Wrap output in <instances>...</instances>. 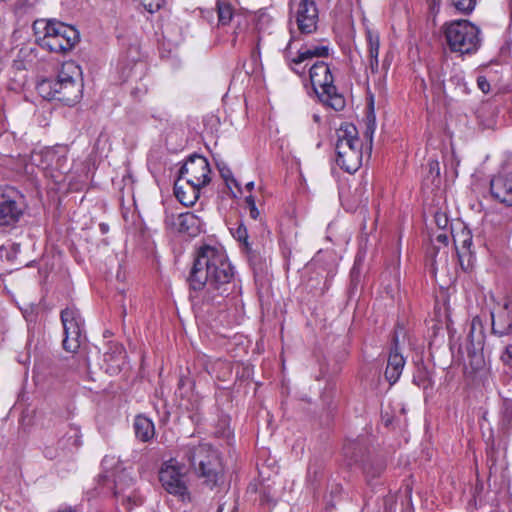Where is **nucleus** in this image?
I'll return each instance as SVG.
<instances>
[{"mask_svg":"<svg viewBox=\"0 0 512 512\" xmlns=\"http://www.w3.org/2000/svg\"><path fill=\"white\" fill-rule=\"evenodd\" d=\"M234 269L221 247L203 245L196 253L188 283L195 293L200 292L204 303L219 304L230 289Z\"/></svg>","mask_w":512,"mask_h":512,"instance_id":"obj_1","label":"nucleus"},{"mask_svg":"<svg viewBox=\"0 0 512 512\" xmlns=\"http://www.w3.org/2000/svg\"><path fill=\"white\" fill-rule=\"evenodd\" d=\"M81 69L74 61L64 62L55 79H44L37 85L38 93L45 99L57 100L66 105L78 103L82 97Z\"/></svg>","mask_w":512,"mask_h":512,"instance_id":"obj_2","label":"nucleus"},{"mask_svg":"<svg viewBox=\"0 0 512 512\" xmlns=\"http://www.w3.org/2000/svg\"><path fill=\"white\" fill-rule=\"evenodd\" d=\"M33 30L38 45L50 52H67L79 40V33L74 27L58 21L37 20Z\"/></svg>","mask_w":512,"mask_h":512,"instance_id":"obj_3","label":"nucleus"},{"mask_svg":"<svg viewBox=\"0 0 512 512\" xmlns=\"http://www.w3.org/2000/svg\"><path fill=\"white\" fill-rule=\"evenodd\" d=\"M337 164L348 173L356 172L362 165V142L358 137L357 128L345 123L337 130L335 145Z\"/></svg>","mask_w":512,"mask_h":512,"instance_id":"obj_4","label":"nucleus"},{"mask_svg":"<svg viewBox=\"0 0 512 512\" xmlns=\"http://www.w3.org/2000/svg\"><path fill=\"white\" fill-rule=\"evenodd\" d=\"M182 460H186L191 468L206 479L210 485H215L219 477V459L217 452L209 444H188L181 449Z\"/></svg>","mask_w":512,"mask_h":512,"instance_id":"obj_5","label":"nucleus"},{"mask_svg":"<svg viewBox=\"0 0 512 512\" xmlns=\"http://www.w3.org/2000/svg\"><path fill=\"white\" fill-rule=\"evenodd\" d=\"M309 79L318 98L335 111L344 109L346 102L337 92L331 69L324 61H316L309 68Z\"/></svg>","mask_w":512,"mask_h":512,"instance_id":"obj_6","label":"nucleus"},{"mask_svg":"<svg viewBox=\"0 0 512 512\" xmlns=\"http://www.w3.org/2000/svg\"><path fill=\"white\" fill-rule=\"evenodd\" d=\"M444 33L454 52L471 54L480 47V29L468 20H455L446 24Z\"/></svg>","mask_w":512,"mask_h":512,"instance_id":"obj_7","label":"nucleus"},{"mask_svg":"<svg viewBox=\"0 0 512 512\" xmlns=\"http://www.w3.org/2000/svg\"><path fill=\"white\" fill-rule=\"evenodd\" d=\"M118 461L114 457L105 456L102 460V467L105 473ZM103 478L113 477L114 496L117 501L128 510L143 503L142 495L134 487V479L125 469H117L111 475L105 474Z\"/></svg>","mask_w":512,"mask_h":512,"instance_id":"obj_8","label":"nucleus"},{"mask_svg":"<svg viewBox=\"0 0 512 512\" xmlns=\"http://www.w3.org/2000/svg\"><path fill=\"white\" fill-rule=\"evenodd\" d=\"M33 167L39 168L47 176L58 181L59 175L69 171L68 149L65 146H57L33 151L30 155V163L26 164V172L32 174Z\"/></svg>","mask_w":512,"mask_h":512,"instance_id":"obj_9","label":"nucleus"},{"mask_svg":"<svg viewBox=\"0 0 512 512\" xmlns=\"http://www.w3.org/2000/svg\"><path fill=\"white\" fill-rule=\"evenodd\" d=\"M183 466L175 458L166 461L159 471V480L167 493L186 501L190 499V494Z\"/></svg>","mask_w":512,"mask_h":512,"instance_id":"obj_10","label":"nucleus"},{"mask_svg":"<svg viewBox=\"0 0 512 512\" xmlns=\"http://www.w3.org/2000/svg\"><path fill=\"white\" fill-rule=\"evenodd\" d=\"M61 322L64 329L63 348L70 353H75L80 347L84 319L75 307H67L61 311Z\"/></svg>","mask_w":512,"mask_h":512,"instance_id":"obj_11","label":"nucleus"},{"mask_svg":"<svg viewBox=\"0 0 512 512\" xmlns=\"http://www.w3.org/2000/svg\"><path fill=\"white\" fill-rule=\"evenodd\" d=\"M330 48L328 45L302 46L296 54L292 52V39L289 41L284 55L290 69L299 76L305 75L306 67L313 58L327 57Z\"/></svg>","mask_w":512,"mask_h":512,"instance_id":"obj_12","label":"nucleus"},{"mask_svg":"<svg viewBox=\"0 0 512 512\" xmlns=\"http://www.w3.org/2000/svg\"><path fill=\"white\" fill-rule=\"evenodd\" d=\"M210 174L211 169L207 159L200 155H193L182 165L178 178L184 180L185 184L203 188L211 181Z\"/></svg>","mask_w":512,"mask_h":512,"instance_id":"obj_13","label":"nucleus"},{"mask_svg":"<svg viewBox=\"0 0 512 512\" xmlns=\"http://www.w3.org/2000/svg\"><path fill=\"white\" fill-rule=\"evenodd\" d=\"M165 224L167 227L189 236H197L202 229V220L192 212H183L177 215L166 213Z\"/></svg>","mask_w":512,"mask_h":512,"instance_id":"obj_14","label":"nucleus"},{"mask_svg":"<svg viewBox=\"0 0 512 512\" xmlns=\"http://www.w3.org/2000/svg\"><path fill=\"white\" fill-rule=\"evenodd\" d=\"M319 15L314 0H300L295 11V21L302 34L316 31Z\"/></svg>","mask_w":512,"mask_h":512,"instance_id":"obj_15","label":"nucleus"},{"mask_svg":"<svg viewBox=\"0 0 512 512\" xmlns=\"http://www.w3.org/2000/svg\"><path fill=\"white\" fill-rule=\"evenodd\" d=\"M492 197L508 206L512 205V171H504L495 175L490 181Z\"/></svg>","mask_w":512,"mask_h":512,"instance_id":"obj_16","label":"nucleus"},{"mask_svg":"<svg viewBox=\"0 0 512 512\" xmlns=\"http://www.w3.org/2000/svg\"><path fill=\"white\" fill-rule=\"evenodd\" d=\"M22 214V207L9 193H3L0 196V226H14Z\"/></svg>","mask_w":512,"mask_h":512,"instance_id":"obj_17","label":"nucleus"},{"mask_svg":"<svg viewBox=\"0 0 512 512\" xmlns=\"http://www.w3.org/2000/svg\"><path fill=\"white\" fill-rule=\"evenodd\" d=\"M492 330L499 336L508 335L512 331V310L506 301L496 312H492Z\"/></svg>","mask_w":512,"mask_h":512,"instance_id":"obj_18","label":"nucleus"},{"mask_svg":"<svg viewBox=\"0 0 512 512\" xmlns=\"http://www.w3.org/2000/svg\"><path fill=\"white\" fill-rule=\"evenodd\" d=\"M405 359L403 355L399 352L397 343L391 349L388 360L387 367L385 370V378L389 382L390 385L395 384L404 369Z\"/></svg>","mask_w":512,"mask_h":512,"instance_id":"obj_19","label":"nucleus"},{"mask_svg":"<svg viewBox=\"0 0 512 512\" xmlns=\"http://www.w3.org/2000/svg\"><path fill=\"white\" fill-rule=\"evenodd\" d=\"M200 187L193 184H185L184 180L177 179L174 184V194L178 201L184 206H192L200 196Z\"/></svg>","mask_w":512,"mask_h":512,"instance_id":"obj_20","label":"nucleus"},{"mask_svg":"<svg viewBox=\"0 0 512 512\" xmlns=\"http://www.w3.org/2000/svg\"><path fill=\"white\" fill-rule=\"evenodd\" d=\"M442 89L446 97L451 99L468 94V87L460 73L452 75L447 81L443 82Z\"/></svg>","mask_w":512,"mask_h":512,"instance_id":"obj_21","label":"nucleus"},{"mask_svg":"<svg viewBox=\"0 0 512 512\" xmlns=\"http://www.w3.org/2000/svg\"><path fill=\"white\" fill-rule=\"evenodd\" d=\"M366 448L364 444L358 440H348L343 446V455L349 465L357 464L363 460Z\"/></svg>","mask_w":512,"mask_h":512,"instance_id":"obj_22","label":"nucleus"},{"mask_svg":"<svg viewBox=\"0 0 512 512\" xmlns=\"http://www.w3.org/2000/svg\"><path fill=\"white\" fill-rule=\"evenodd\" d=\"M134 431L138 439L148 442L155 435L154 423L148 417L138 415L134 420Z\"/></svg>","mask_w":512,"mask_h":512,"instance_id":"obj_23","label":"nucleus"},{"mask_svg":"<svg viewBox=\"0 0 512 512\" xmlns=\"http://www.w3.org/2000/svg\"><path fill=\"white\" fill-rule=\"evenodd\" d=\"M20 252V244L11 240L6 241L0 247V257L10 263L16 261Z\"/></svg>","mask_w":512,"mask_h":512,"instance_id":"obj_24","label":"nucleus"},{"mask_svg":"<svg viewBox=\"0 0 512 512\" xmlns=\"http://www.w3.org/2000/svg\"><path fill=\"white\" fill-rule=\"evenodd\" d=\"M454 244L459 253L470 252L472 246V235L470 231L463 229L460 233L454 236Z\"/></svg>","mask_w":512,"mask_h":512,"instance_id":"obj_25","label":"nucleus"},{"mask_svg":"<svg viewBox=\"0 0 512 512\" xmlns=\"http://www.w3.org/2000/svg\"><path fill=\"white\" fill-rule=\"evenodd\" d=\"M217 13H218V22L221 25H227L233 18L234 9L230 3L218 0L217 1Z\"/></svg>","mask_w":512,"mask_h":512,"instance_id":"obj_26","label":"nucleus"},{"mask_svg":"<svg viewBox=\"0 0 512 512\" xmlns=\"http://www.w3.org/2000/svg\"><path fill=\"white\" fill-rule=\"evenodd\" d=\"M458 13L469 15L475 9L477 0H447Z\"/></svg>","mask_w":512,"mask_h":512,"instance_id":"obj_27","label":"nucleus"},{"mask_svg":"<svg viewBox=\"0 0 512 512\" xmlns=\"http://www.w3.org/2000/svg\"><path fill=\"white\" fill-rule=\"evenodd\" d=\"M366 39L368 43V58H378L380 47L379 35L369 30L367 31Z\"/></svg>","mask_w":512,"mask_h":512,"instance_id":"obj_28","label":"nucleus"},{"mask_svg":"<svg viewBox=\"0 0 512 512\" xmlns=\"http://www.w3.org/2000/svg\"><path fill=\"white\" fill-rule=\"evenodd\" d=\"M234 237L243 244V250L246 253L250 254L252 252L251 245L248 242V232L244 225L241 224L237 227Z\"/></svg>","mask_w":512,"mask_h":512,"instance_id":"obj_29","label":"nucleus"},{"mask_svg":"<svg viewBox=\"0 0 512 512\" xmlns=\"http://www.w3.org/2000/svg\"><path fill=\"white\" fill-rule=\"evenodd\" d=\"M469 366L473 371H478L483 368L485 361L481 353H469Z\"/></svg>","mask_w":512,"mask_h":512,"instance_id":"obj_30","label":"nucleus"},{"mask_svg":"<svg viewBox=\"0 0 512 512\" xmlns=\"http://www.w3.org/2000/svg\"><path fill=\"white\" fill-rule=\"evenodd\" d=\"M66 444L72 447L80 445V430L77 427H72L68 431Z\"/></svg>","mask_w":512,"mask_h":512,"instance_id":"obj_31","label":"nucleus"},{"mask_svg":"<svg viewBox=\"0 0 512 512\" xmlns=\"http://www.w3.org/2000/svg\"><path fill=\"white\" fill-rule=\"evenodd\" d=\"M385 467L382 463H377L374 467L373 464H366L364 466V471L369 477H377L379 476L383 471Z\"/></svg>","mask_w":512,"mask_h":512,"instance_id":"obj_32","label":"nucleus"},{"mask_svg":"<svg viewBox=\"0 0 512 512\" xmlns=\"http://www.w3.org/2000/svg\"><path fill=\"white\" fill-rule=\"evenodd\" d=\"M144 8L150 12L154 13L159 10L161 6L164 4V0H140Z\"/></svg>","mask_w":512,"mask_h":512,"instance_id":"obj_33","label":"nucleus"},{"mask_svg":"<svg viewBox=\"0 0 512 512\" xmlns=\"http://www.w3.org/2000/svg\"><path fill=\"white\" fill-rule=\"evenodd\" d=\"M245 203L249 209V215L252 219L256 220L258 219L260 213L259 210L256 207L255 199L253 196H247L245 198Z\"/></svg>","mask_w":512,"mask_h":512,"instance_id":"obj_34","label":"nucleus"},{"mask_svg":"<svg viewBox=\"0 0 512 512\" xmlns=\"http://www.w3.org/2000/svg\"><path fill=\"white\" fill-rule=\"evenodd\" d=\"M503 417L508 424L512 423V400L506 399L503 402Z\"/></svg>","mask_w":512,"mask_h":512,"instance_id":"obj_35","label":"nucleus"},{"mask_svg":"<svg viewBox=\"0 0 512 512\" xmlns=\"http://www.w3.org/2000/svg\"><path fill=\"white\" fill-rule=\"evenodd\" d=\"M477 84H478L479 89L483 93H488L489 92L490 84H489V82L487 81V79L485 77H483V76L478 77Z\"/></svg>","mask_w":512,"mask_h":512,"instance_id":"obj_36","label":"nucleus"},{"mask_svg":"<svg viewBox=\"0 0 512 512\" xmlns=\"http://www.w3.org/2000/svg\"><path fill=\"white\" fill-rule=\"evenodd\" d=\"M500 359L504 364L507 362H511V360H512V345H508L505 347V350L501 354Z\"/></svg>","mask_w":512,"mask_h":512,"instance_id":"obj_37","label":"nucleus"},{"mask_svg":"<svg viewBox=\"0 0 512 512\" xmlns=\"http://www.w3.org/2000/svg\"><path fill=\"white\" fill-rule=\"evenodd\" d=\"M374 131H375V123L373 121L372 123L368 124L366 132H365V136L369 140L370 149L372 148V140H373Z\"/></svg>","mask_w":512,"mask_h":512,"instance_id":"obj_38","label":"nucleus"},{"mask_svg":"<svg viewBox=\"0 0 512 512\" xmlns=\"http://www.w3.org/2000/svg\"><path fill=\"white\" fill-rule=\"evenodd\" d=\"M435 241L446 247L449 242V236L446 232H440L439 234L436 235Z\"/></svg>","mask_w":512,"mask_h":512,"instance_id":"obj_39","label":"nucleus"},{"mask_svg":"<svg viewBox=\"0 0 512 512\" xmlns=\"http://www.w3.org/2000/svg\"><path fill=\"white\" fill-rule=\"evenodd\" d=\"M369 60V67L368 69L370 70V72L372 74H375L378 72V68H379V61H378V58H368Z\"/></svg>","mask_w":512,"mask_h":512,"instance_id":"obj_40","label":"nucleus"},{"mask_svg":"<svg viewBox=\"0 0 512 512\" xmlns=\"http://www.w3.org/2000/svg\"><path fill=\"white\" fill-rule=\"evenodd\" d=\"M437 225L444 229L448 225V219L445 215L436 214L435 216Z\"/></svg>","mask_w":512,"mask_h":512,"instance_id":"obj_41","label":"nucleus"},{"mask_svg":"<svg viewBox=\"0 0 512 512\" xmlns=\"http://www.w3.org/2000/svg\"><path fill=\"white\" fill-rule=\"evenodd\" d=\"M317 473H318V468L315 466H309L308 468V472H307V477L309 480H316V476H317Z\"/></svg>","mask_w":512,"mask_h":512,"instance_id":"obj_42","label":"nucleus"},{"mask_svg":"<svg viewBox=\"0 0 512 512\" xmlns=\"http://www.w3.org/2000/svg\"><path fill=\"white\" fill-rule=\"evenodd\" d=\"M253 187H254V182H252V181H251V182H248V183L246 184V188H247L249 191H250V190H252V189H253Z\"/></svg>","mask_w":512,"mask_h":512,"instance_id":"obj_43","label":"nucleus"},{"mask_svg":"<svg viewBox=\"0 0 512 512\" xmlns=\"http://www.w3.org/2000/svg\"><path fill=\"white\" fill-rule=\"evenodd\" d=\"M58 512H76V511L73 510L72 508H64V509L59 510Z\"/></svg>","mask_w":512,"mask_h":512,"instance_id":"obj_44","label":"nucleus"},{"mask_svg":"<svg viewBox=\"0 0 512 512\" xmlns=\"http://www.w3.org/2000/svg\"><path fill=\"white\" fill-rule=\"evenodd\" d=\"M100 227H101L102 232L107 231V226L105 224H101Z\"/></svg>","mask_w":512,"mask_h":512,"instance_id":"obj_45","label":"nucleus"},{"mask_svg":"<svg viewBox=\"0 0 512 512\" xmlns=\"http://www.w3.org/2000/svg\"><path fill=\"white\" fill-rule=\"evenodd\" d=\"M505 365H507L510 369H512V360H511V362L505 363Z\"/></svg>","mask_w":512,"mask_h":512,"instance_id":"obj_46","label":"nucleus"},{"mask_svg":"<svg viewBox=\"0 0 512 512\" xmlns=\"http://www.w3.org/2000/svg\"><path fill=\"white\" fill-rule=\"evenodd\" d=\"M508 5H509V7H510V8H511V10H512V0H508Z\"/></svg>","mask_w":512,"mask_h":512,"instance_id":"obj_47","label":"nucleus"},{"mask_svg":"<svg viewBox=\"0 0 512 512\" xmlns=\"http://www.w3.org/2000/svg\"><path fill=\"white\" fill-rule=\"evenodd\" d=\"M217 512H222V507L219 506Z\"/></svg>","mask_w":512,"mask_h":512,"instance_id":"obj_48","label":"nucleus"},{"mask_svg":"<svg viewBox=\"0 0 512 512\" xmlns=\"http://www.w3.org/2000/svg\"><path fill=\"white\" fill-rule=\"evenodd\" d=\"M123 74H125V77H129V74L123 71Z\"/></svg>","mask_w":512,"mask_h":512,"instance_id":"obj_49","label":"nucleus"}]
</instances>
